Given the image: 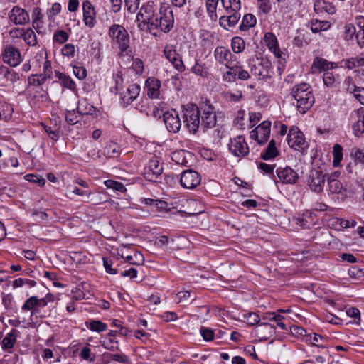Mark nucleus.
I'll return each instance as SVG.
<instances>
[{
	"label": "nucleus",
	"instance_id": "1",
	"mask_svg": "<svg viewBox=\"0 0 364 364\" xmlns=\"http://www.w3.org/2000/svg\"><path fill=\"white\" fill-rule=\"evenodd\" d=\"M136 21L141 31L151 32L159 29L166 33L172 28L174 19L173 11L168 5H162L159 9L153 1H148L139 9Z\"/></svg>",
	"mask_w": 364,
	"mask_h": 364
},
{
	"label": "nucleus",
	"instance_id": "2",
	"mask_svg": "<svg viewBox=\"0 0 364 364\" xmlns=\"http://www.w3.org/2000/svg\"><path fill=\"white\" fill-rule=\"evenodd\" d=\"M108 36L112 48L118 49V55L122 57L130 52V37L125 28L119 24L112 25L108 31Z\"/></svg>",
	"mask_w": 364,
	"mask_h": 364
},
{
	"label": "nucleus",
	"instance_id": "3",
	"mask_svg": "<svg viewBox=\"0 0 364 364\" xmlns=\"http://www.w3.org/2000/svg\"><path fill=\"white\" fill-rule=\"evenodd\" d=\"M292 94L297 102L299 111L304 114L314 102V97L311 86L307 83H301L294 87Z\"/></svg>",
	"mask_w": 364,
	"mask_h": 364
},
{
	"label": "nucleus",
	"instance_id": "4",
	"mask_svg": "<svg viewBox=\"0 0 364 364\" xmlns=\"http://www.w3.org/2000/svg\"><path fill=\"white\" fill-rule=\"evenodd\" d=\"M183 122L190 132L195 134L200 124V110L197 105L188 103L183 107Z\"/></svg>",
	"mask_w": 364,
	"mask_h": 364
},
{
	"label": "nucleus",
	"instance_id": "5",
	"mask_svg": "<svg viewBox=\"0 0 364 364\" xmlns=\"http://www.w3.org/2000/svg\"><path fill=\"white\" fill-rule=\"evenodd\" d=\"M1 56L3 62L11 67L17 66L22 61L19 49L11 44L4 46Z\"/></svg>",
	"mask_w": 364,
	"mask_h": 364
},
{
	"label": "nucleus",
	"instance_id": "6",
	"mask_svg": "<svg viewBox=\"0 0 364 364\" xmlns=\"http://www.w3.org/2000/svg\"><path fill=\"white\" fill-rule=\"evenodd\" d=\"M287 140L289 146L295 150L304 151L308 146L304 134L296 127L289 129Z\"/></svg>",
	"mask_w": 364,
	"mask_h": 364
},
{
	"label": "nucleus",
	"instance_id": "7",
	"mask_svg": "<svg viewBox=\"0 0 364 364\" xmlns=\"http://www.w3.org/2000/svg\"><path fill=\"white\" fill-rule=\"evenodd\" d=\"M272 67L269 60L262 58L257 63L250 65V71L253 76L259 80H267L271 77L269 70Z\"/></svg>",
	"mask_w": 364,
	"mask_h": 364
},
{
	"label": "nucleus",
	"instance_id": "8",
	"mask_svg": "<svg viewBox=\"0 0 364 364\" xmlns=\"http://www.w3.org/2000/svg\"><path fill=\"white\" fill-rule=\"evenodd\" d=\"M271 122L263 121L258 127L250 132V138L257 141L259 144L266 143L270 136Z\"/></svg>",
	"mask_w": 364,
	"mask_h": 364
},
{
	"label": "nucleus",
	"instance_id": "9",
	"mask_svg": "<svg viewBox=\"0 0 364 364\" xmlns=\"http://www.w3.org/2000/svg\"><path fill=\"white\" fill-rule=\"evenodd\" d=\"M228 148L230 151L237 157H243L249 153V147L242 136L231 139L228 144Z\"/></svg>",
	"mask_w": 364,
	"mask_h": 364
},
{
	"label": "nucleus",
	"instance_id": "10",
	"mask_svg": "<svg viewBox=\"0 0 364 364\" xmlns=\"http://www.w3.org/2000/svg\"><path fill=\"white\" fill-rule=\"evenodd\" d=\"M200 174L193 170H186L181 174L180 183L184 188L193 189L200 185Z\"/></svg>",
	"mask_w": 364,
	"mask_h": 364
},
{
	"label": "nucleus",
	"instance_id": "11",
	"mask_svg": "<svg viewBox=\"0 0 364 364\" xmlns=\"http://www.w3.org/2000/svg\"><path fill=\"white\" fill-rule=\"evenodd\" d=\"M164 54L166 58L173 65L179 72L185 70V65L181 55L176 52V47L171 44L165 46Z\"/></svg>",
	"mask_w": 364,
	"mask_h": 364
},
{
	"label": "nucleus",
	"instance_id": "12",
	"mask_svg": "<svg viewBox=\"0 0 364 364\" xmlns=\"http://www.w3.org/2000/svg\"><path fill=\"white\" fill-rule=\"evenodd\" d=\"M9 19L15 25H25L30 18L27 11L19 6H14L9 13Z\"/></svg>",
	"mask_w": 364,
	"mask_h": 364
},
{
	"label": "nucleus",
	"instance_id": "13",
	"mask_svg": "<svg viewBox=\"0 0 364 364\" xmlns=\"http://www.w3.org/2000/svg\"><path fill=\"white\" fill-rule=\"evenodd\" d=\"M338 173H334L328 177L327 190L332 194H340L347 197L349 192L343 187L342 183L338 180Z\"/></svg>",
	"mask_w": 364,
	"mask_h": 364
},
{
	"label": "nucleus",
	"instance_id": "14",
	"mask_svg": "<svg viewBox=\"0 0 364 364\" xmlns=\"http://www.w3.org/2000/svg\"><path fill=\"white\" fill-rule=\"evenodd\" d=\"M203 115L200 125L204 129L213 128L216 124V114L211 105L205 103L202 107Z\"/></svg>",
	"mask_w": 364,
	"mask_h": 364
},
{
	"label": "nucleus",
	"instance_id": "15",
	"mask_svg": "<svg viewBox=\"0 0 364 364\" xmlns=\"http://www.w3.org/2000/svg\"><path fill=\"white\" fill-rule=\"evenodd\" d=\"M326 175L321 171L314 170L311 171L309 179L310 188L316 193H321L324 186Z\"/></svg>",
	"mask_w": 364,
	"mask_h": 364
},
{
	"label": "nucleus",
	"instance_id": "16",
	"mask_svg": "<svg viewBox=\"0 0 364 364\" xmlns=\"http://www.w3.org/2000/svg\"><path fill=\"white\" fill-rule=\"evenodd\" d=\"M83 23L86 26L92 28L96 23V11L94 6L89 0L82 2Z\"/></svg>",
	"mask_w": 364,
	"mask_h": 364
},
{
	"label": "nucleus",
	"instance_id": "17",
	"mask_svg": "<svg viewBox=\"0 0 364 364\" xmlns=\"http://www.w3.org/2000/svg\"><path fill=\"white\" fill-rule=\"evenodd\" d=\"M164 122L167 129L173 133L178 132L181 126L178 114L174 110L168 111L164 114Z\"/></svg>",
	"mask_w": 364,
	"mask_h": 364
},
{
	"label": "nucleus",
	"instance_id": "18",
	"mask_svg": "<svg viewBox=\"0 0 364 364\" xmlns=\"http://www.w3.org/2000/svg\"><path fill=\"white\" fill-rule=\"evenodd\" d=\"M214 57L220 64H225L227 68L235 61V55L224 46H218L214 50Z\"/></svg>",
	"mask_w": 364,
	"mask_h": 364
},
{
	"label": "nucleus",
	"instance_id": "19",
	"mask_svg": "<svg viewBox=\"0 0 364 364\" xmlns=\"http://www.w3.org/2000/svg\"><path fill=\"white\" fill-rule=\"evenodd\" d=\"M275 332V328L274 326L263 322L261 323H259L253 330L252 333L255 335V337H257L259 341L262 340H267L270 337L272 336V335Z\"/></svg>",
	"mask_w": 364,
	"mask_h": 364
},
{
	"label": "nucleus",
	"instance_id": "20",
	"mask_svg": "<svg viewBox=\"0 0 364 364\" xmlns=\"http://www.w3.org/2000/svg\"><path fill=\"white\" fill-rule=\"evenodd\" d=\"M277 174L279 179L285 184H294L299 178L297 173L289 166L278 168Z\"/></svg>",
	"mask_w": 364,
	"mask_h": 364
},
{
	"label": "nucleus",
	"instance_id": "21",
	"mask_svg": "<svg viewBox=\"0 0 364 364\" xmlns=\"http://www.w3.org/2000/svg\"><path fill=\"white\" fill-rule=\"evenodd\" d=\"M351 117L356 122L353 125L355 136H360L364 132V107H360L351 114Z\"/></svg>",
	"mask_w": 364,
	"mask_h": 364
},
{
	"label": "nucleus",
	"instance_id": "22",
	"mask_svg": "<svg viewBox=\"0 0 364 364\" xmlns=\"http://www.w3.org/2000/svg\"><path fill=\"white\" fill-rule=\"evenodd\" d=\"M147 95L150 98L157 99L160 95L161 81L154 77H149L145 82Z\"/></svg>",
	"mask_w": 364,
	"mask_h": 364
},
{
	"label": "nucleus",
	"instance_id": "23",
	"mask_svg": "<svg viewBox=\"0 0 364 364\" xmlns=\"http://www.w3.org/2000/svg\"><path fill=\"white\" fill-rule=\"evenodd\" d=\"M338 66L336 63L333 62H329L326 59L321 58H316L312 63L311 70L312 73L316 72H327L331 70L336 68Z\"/></svg>",
	"mask_w": 364,
	"mask_h": 364
},
{
	"label": "nucleus",
	"instance_id": "24",
	"mask_svg": "<svg viewBox=\"0 0 364 364\" xmlns=\"http://www.w3.org/2000/svg\"><path fill=\"white\" fill-rule=\"evenodd\" d=\"M32 26L38 34H43L45 28L43 21V14L41 9L38 7H35L32 11Z\"/></svg>",
	"mask_w": 364,
	"mask_h": 364
},
{
	"label": "nucleus",
	"instance_id": "25",
	"mask_svg": "<svg viewBox=\"0 0 364 364\" xmlns=\"http://www.w3.org/2000/svg\"><path fill=\"white\" fill-rule=\"evenodd\" d=\"M264 41L269 50L274 53L275 57L282 58L283 53L279 48L277 37L272 33H267L264 35Z\"/></svg>",
	"mask_w": 364,
	"mask_h": 364
},
{
	"label": "nucleus",
	"instance_id": "26",
	"mask_svg": "<svg viewBox=\"0 0 364 364\" xmlns=\"http://www.w3.org/2000/svg\"><path fill=\"white\" fill-rule=\"evenodd\" d=\"M90 286L87 282H81L74 289H72L71 293L73 296V299L76 301L88 299V295H91L90 292Z\"/></svg>",
	"mask_w": 364,
	"mask_h": 364
},
{
	"label": "nucleus",
	"instance_id": "27",
	"mask_svg": "<svg viewBox=\"0 0 364 364\" xmlns=\"http://www.w3.org/2000/svg\"><path fill=\"white\" fill-rule=\"evenodd\" d=\"M140 86L137 84L130 85L126 92L122 96V102L124 105H128L137 98L140 93Z\"/></svg>",
	"mask_w": 364,
	"mask_h": 364
},
{
	"label": "nucleus",
	"instance_id": "28",
	"mask_svg": "<svg viewBox=\"0 0 364 364\" xmlns=\"http://www.w3.org/2000/svg\"><path fill=\"white\" fill-rule=\"evenodd\" d=\"M228 14L229 15L223 16L219 19L220 25L226 30L235 26L240 18L239 11H232V13Z\"/></svg>",
	"mask_w": 364,
	"mask_h": 364
},
{
	"label": "nucleus",
	"instance_id": "29",
	"mask_svg": "<svg viewBox=\"0 0 364 364\" xmlns=\"http://www.w3.org/2000/svg\"><path fill=\"white\" fill-rule=\"evenodd\" d=\"M19 32L20 37H21L24 42L29 46H35L37 45V37L32 28H24L17 30Z\"/></svg>",
	"mask_w": 364,
	"mask_h": 364
},
{
	"label": "nucleus",
	"instance_id": "30",
	"mask_svg": "<svg viewBox=\"0 0 364 364\" xmlns=\"http://www.w3.org/2000/svg\"><path fill=\"white\" fill-rule=\"evenodd\" d=\"M314 9L318 14L325 12L333 14L336 11L335 7L324 0H316L314 4Z\"/></svg>",
	"mask_w": 364,
	"mask_h": 364
},
{
	"label": "nucleus",
	"instance_id": "31",
	"mask_svg": "<svg viewBox=\"0 0 364 364\" xmlns=\"http://www.w3.org/2000/svg\"><path fill=\"white\" fill-rule=\"evenodd\" d=\"M163 171V167L162 165L160 164V162L158 160L154 159L151 160L149 162L148 166L146 168V174L148 178H149V180H152V178H150V175L152 176L157 177Z\"/></svg>",
	"mask_w": 364,
	"mask_h": 364
},
{
	"label": "nucleus",
	"instance_id": "32",
	"mask_svg": "<svg viewBox=\"0 0 364 364\" xmlns=\"http://www.w3.org/2000/svg\"><path fill=\"white\" fill-rule=\"evenodd\" d=\"M190 155L188 151L178 150L171 153V158L176 164L186 166L188 163V156H190Z\"/></svg>",
	"mask_w": 364,
	"mask_h": 364
},
{
	"label": "nucleus",
	"instance_id": "33",
	"mask_svg": "<svg viewBox=\"0 0 364 364\" xmlns=\"http://www.w3.org/2000/svg\"><path fill=\"white\" fill-rule=\"evenodd\" d=\"M191 71L196 75L206 78L209 75V69L208 66L203 63L196 61L191 68Z\"/></svg>",
	"mask_w": 364,
	"mask_h": 364
},
{
	"label": "nucleus",
	"instance_id": "34",
	"mask_svg": "<svg viewBox=\"0 0 364 364\" xmlns=\"http://www.w3.org/2000/svg\"><path fill=\"white\" fill-rule=\"evenodd\" d=\"M77 111L81 114H92L95 112V107L83 99L78 102Z\"/></svg>",
	"mask_w": 364,
	"mask_h": 364
},
{
	"label": "nucleus",
	"instance_id": "35",
	"mask_svg": "<svg viewBox=\"0 0 364 364\" xmlns=\"http://www.w3.org/2000/svg\"><path fill=\"white\" fill-rule=\"evenodd\" d=\"M85 326L90 331L97 333L103 332L107 328V325L100 320H90L85 322Z\"/></svg>",
	"mask_w": 364,
	"mask_h": 364
},
{
	"label": "nucleus",
	"instance_id": "36",
	"mask_svg": "<svg viewBox=\"0 0 364 364\" xmlns=\"http://www.w3.org/2000/svg\"><path fill=\"white\" fill-rule=\"evenodd\" d=\"M256 18L251 14H247L243 16L242 23L240 26L241 31H247L250 28L254 27L256 24Z\"/></svg>",
	"mask_w": 364,
	"mask_h": 364
},
{
	"label": "nucleus",
	"instance_id": "37",
	"mask_svg": "<svg viewBox=\"0 0 364 364\" xmlns=\"http://www.w3.org/2000/svg\"><path fill=\"white\" fill-rule=\"evenodd\" d=\"M221 2L228 13L239 11L241 8L240 0H221Z\"/></svg>",
	"mask_w": 364,
	"mask_h": 364
},
{
	"label": "nucleus",
	"instance_id": "38",
	"mask_svg": "<svg viewBox=\"0 0 364 364\" xmlns=\"http://www.w3.org/2000/svg\"><path fill=\"white\" fill-rule=\"evenodd\" d=\"M331 27V23L327 21L315 20L311 23V29L314 33L327 31Z\"/></svg>",
	"mask_w": 364,
	"mask_h": 364
},
{
	"label": "nucleus",
	"instance_id": "39",
	"mask_svg": "<svg viewBox=\"0 0 364 364\" xmlns=\"http://www.w3.org/2000/svg\"><path fill=\"white\" fill-rule=\"evenodd\" d=\"M22 310H32V316L39 314V310L37 309L36 296H33L29 297L22 306Z\"/></svg>",
	"mask_w": 364,
	"mask_h": 364
},
{
	"label": "nucleus",
	"instance_id": "40",
	"mask_svg": "<svg viewBox=\"0 0 364 364\" xmlns=\"http://www.w3.org/2000/svg\"><path fill=\"white\" fill-rule=\"evenodd\" d=\"M55 76L61 80L60 83L64 87L68 88L71 90H74L75 89V84L69 76L60 72H55Z\"/></svg>",
	"mask_w": 364,
	"mask_h": 364
},
{
	"label": "nucleus",
	"instance_id": "41",
	"mask_svg": "<svg viewBox=\"0 0 364 364\" xmlns=\"http://www.w3.org/2000/svg\"><path fill=\"white\" fill-rule=\"evenodd\" d=\"M231 48L235 53H240L245 48V42L241 37L235 36L231 41Z\"/></svg>",
	"mask_w": 364,
	"mask_h": 364
},
{
	"label": "nucleus",
	"instance_id": "42",
	"mask_svg": "<svg viewBox=\"0 0 364 364\" xmlns=\"http://www.w3.org/2000/svg\"><path fill=\"white\" fill-rule=\"evenodd\" d=\"M69 36L70 34L68 31L64 30H57L53 33V41L54 43L62 45L68 40Z\"/></svg>",
	"mask_w": 364,
	"mask_h": 364
},
{
	"label": "nucleus",
	"instance_id": "43",
	"mask_svg": "<svg viewBox=\"0 0 364 364\" xmlns=\"http://www.w3.org/2000/svg\"><path fill=\"white\" fill-rule=\"evenodd\" d=\"M338 75H335L331 71H327L323 73V81L324 85L329 87H333L335 86L337 80L338 79Z\"/></svg>",
	"mask_w": 364,
	"mask_h": 364
},
{
	"label": "nucleus",
	"instance_id": "44",
	"mask_svg": "<svg viewBox=\"0 0 364 364\" xmlns=\"http://www.w3.org/2000/svg\"><path fill=\"white\" fill-rule=\"evenodd\" d=\"M13 108L7 103H0V119L7 121L11 117Z\"/></svg>",
	"mask_w": 364,
	"mask_h": 364
},
{
	"label": "nucleus",
	"instance_id": "45",
	"mask_svg": "<svg viewBox=\"0 0 364 364\" xmlns=\"http://www.w3.org/2000/svg\"><path fill=\"white\" fill-rule=\"evenodd\" d=\"M306 341L313 346L324 348L323 343L327 341V338L321 335L314 333L309 335Z\"/></svg>",
	"mask_w": 364,
	"mask_h": 364
},
{
	"label": "nucleus",
	"instance_id": "46",
	"mask_svg": "<svg viewBox=\"0 0 364 364\" xmlns=\"http://www.w3.org/2000/svg\"><path fill=\"white\" fill-rule=\"evenodd\" d=\"M278 154L277 149L275 146V142L274 140H271L266 149L264 154L262 155V159L268 160L274 158Z\"/></svg>",
	"mask_w": 364,
	"mask_h": 364
},
{
	"label": "nucleus",
	"instance_id": "47",
	"mask_svg": "<svg viewBox=\"0 0 364 364\" xmlns=\"http://www.w3.org/2000/svg\"><path fill=\"white\" fill-rule=\"evenodd\" d=\"M120 151L119 146L113 141H110L107 143L106 146L105 147L104 154L109 157L114 156L116 154H118Z\"/></svg>",
	"mask_w": 364,
	"mask_h": 364
},
{
	"label": "nucleus",
	"instance_id": "48",
	"mask_svg": "<svg viewBox=\"0 0 364 364\" xmlns=\"http://www.w3.org/2000/svg\"><path fill=\"white\" fill-rule=\"evenodd\" d=\"M48 79L40 75H32L28 78V83L29 85L38 87L46 82Z\"/></svg>",
	"mask_w": 364,
	"mask_h": 364
},
{
	"label": "nucleus",
	"instance_id": "49",
	"mask_svg": "<svg viewBox=\"0 0 364 364\" xmlns=\"http://www.w3.org/2000/svg\"><path fill=\"white\" fill-rule=\"evenodd\" d=\"M104 184L107 188L113 189L121 193H124L127 190L122 183L116 181L106 180L104 181Z\"/></svg>",
	"mask_w": 364,
	"mask_h": 364
},
{
	"label": "nucleus",
	"instance_id": "50",
	"mask_svg": "<svg viewBox=\"0 0 364 364\" xmlns=\"http://www.w3.org/2000/svg\"><path fill=\"white\" fill-rule=\"evenodd\" d=\"M218 0H207L206 9L211 19L215 21L217 19L216 8Z\"/></svg>",
	"mask_w": 364,
	"mask_h": 364
},
{
	"label": "nucleus",
	"instance_id": "51",
	"mask_svg": "<svg viewBox=\"0 0 364 364\" xmlns=\"http://www.w3.org/2000/svg\"><path fill=\"white\" fill-rule=\"evenodd\" d=\"M243 318L250 326H254L255 324L258 325L261 320L259 316L255 312L245 313L243 314Z\"/></svg>",
	"mask_w": 364,
	"mask_h": 364
},
{
	"label": "nucleus",
	"instance_id": "52",
	"mask_svg": "<svg viewBox=\"0 0 364 364\" xmlns=\"http://www.w3.org/2000/svg\"><path fill=\"white\" fill-rule=\"evenodd\" d=\"M333 166H336L339 164L343 159V148L341 145L336 144L333 146Z\"/></svg>",
	"mask_w": 364,
	"mask_h": 364
},
{
	"label": "nucleus",
	"instance_id": "53",
	"mask_svg": "<svg viewBox=\"0 0 364 364\" xmlns=\"http://www.w3.org/2000/svg\"><path fill=\"white\" fill-rule=\"evenodd\" d=\"M350 156L356 163L364 164V150L353 148L350 151Z\"/></svg>",
	"mask_w": 364,
	"mask_h": 364
},
{
	"label": "nucleus",
	"instance_id": "54",
	"mask_svg": "<svg viewBox=\"0 0 364 364\" xmlns=\"http://www.w3.org/2000/svg\"><path fill=\"white\" fill-rule=\"evenodd\" d=\"M360 57H355L347 59L345 61V67L348 70L361 67Z\"/></svg>",
	"mask_w": 364,
	"mask_h": 364
},
{
	"label": "nucleus",
	"instance_id": "55",
	"mask_svg": "<svg viewBox=\"0 0 364 364\" xmlns=\"http://www.w3.org/2000/svg\"><path fill=\"white\" fill-rule=\"evenodd\" d=\"M113 80L114 81V87L112 88V92H117L122 87L123 78L120 72H117L113 75Z\"/></svg>",
	"mask_w": 364,
	"mask_h": 364
},
{
	"label": "nucleus",
	"instance_id": "56",
	"mask_svg": "<svg viewBox=\"0 0 364 364\" xmlns=\"http://www.w3.org/2000/svg\"><path fill=\"white\" fill-rule=\"evenodd\" d=\"M61 53L63 56L73 58L75 53V46L71 43L65 44L61 49Z\"/></svg>",
	"mask_w": 364,
	"mask_h": 364
},
{
	"label": "nucleus",
	"instance_id": "57",
	"mask_svg": "<svg viewBox=\"0 0 364 364\" xmlns=\"http://www.w3.org/2000/svg\"><path fill=\"white\" fill-rule=\"evenodd\" d=\"M356 29L352 23H348L344 26V38L346 40H351L356 33Z\"/></svg>",
	"mask_w": 364,
	"mask_h": 364
},
{
	"label": "nucleus",
	"instance_id": "58",
	"mask_svg": "<svg viewBox=\"0 0 364 364\" xmlns=\"http://www.w3.org/2000/svg\"><path fill=\"white\" fill-rule=\"evenodd\" d=\"M16 342V336L14 333H10L6 336L2 341V346L4 348H12Z\"/></svg>",
	"mask_w": 364,
	"mask_h": 364
},
{
	"label": "nucleus",
	"instance_id": "59",
	"mask_svg": "<svg viewBox=\"0 0 364 364\" xmlns=\"http://www.w3.org/2000/svg\"><path fill=\"white\" fill-rule=\"evenodd\" d=\"M124 4L127 10L134 14L139 6L140 0H124Z\"/></svg>",
	"mask_w": 364,
	"mask_h": 364
},
{
	"label": "nucleus",
	"instance_id": "60",
	"mask_svg": "<svg viewBox=\"0 0 364 364\" xmlns=\"http://www.w3.org/2000/svg\"><path fill=\"white\" fill-rule=\"evenodd\" d=\"M3 72L4 77L11 82H16L19 80V75L18 73L13 70H9L6 68L1 69Z\"/></svg>",
	"mask_w": 364,
	"mask_h": 364
},
{
	"label": "nucleus",
	"instance_id": "61",
	"mask_svg": "<svg viewBox=\"0 0 364 364\" xmlns=\"http://www.w3.org/2000/svg\"><path fill=\"white\" fill-rule=\"evenodd\" d=\"M24 178L30 182L38 184L40 186H43L46 184V179L36 176L34 174H27L24 176Z\"/></svg>",
	"mask_w": 364,
	"mask_h": 364
},
{
	"label": "nucleus",
	"instance_id": "62",
	"mask_svg": "<svg viewBox=\"0 0 364 364\" xmlns=\"http://www.w3.org/2000/svg\"><path fill=\"white\" fill-rule=\"evenodd\" d=\"M32 216L33 220L38 223L46 220L48 218V215L45 211L38 210L32 211Z\"/></svg>",
	"mask_w": 364,
	"mask_h": 364
},
{
	"label": "nucleus",
	"instance_id": "63",
	"mask_svg": "<svg viewBox=\"0 0 364 364\" xmlns=\"http://www.w3.org/2000/svg\"><path fill=\"white\" fill-rule=\"evenodd\" d=\"M43 73L41 75L46 77L47 79H50L52 77L53 72L50 61L46 60L43 62Z\"/></svg>",
	"mask_w": 364,
	"mask_h": 364
},
{
	"label": "nucleus",
	"instance_id": "64",
	"mask_svg": "<svg viewBox=\"0 0 364 364\" xmlns=\"http://www.w3.org/2000/svg\"><path fill=\"white\" fill-rule=\"evenodd\" d=\"M102 346L109 350H115L118 349V344L117 341H114L110 338H105L102 343Z\"/></svg>",
	"mask_w": 364,
	"mask_h": 364
}]
</instances>
